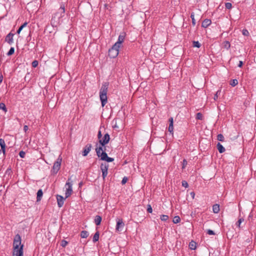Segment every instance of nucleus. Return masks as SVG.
Instances as JSON below:
<instances>
[{"mask_svg":"<svg viewBox=\"0 0 256 256\" xmlns=\"http://www.w3.org/2000/svg\"><path fill=\"white\" fill-rule=\"evenodd\" d=\"M182 186L186 188L188 187V183L186 180H182Z\"/></svg>","mask_w":256,"mask_h":256,"instance_id":"nucleus-39","label":"nucleus"},{"mask_svg":"<svg viewBox=\"0 0 256 256\" xmlns=\"http://www.w3.org/2000/svg\"><path fill=\"white\" fill-rule=\"evenodd\" d=\"M217 148L219 152L220 153H223L225 152L226 150L224 148V147L222 146V145L220 143L218 142L216 145Z\"/></svg>","mask_w":256,"mask_h":256,"instance_id":"nucleus-16","label":"nucleus"},{"mask_svg":"<svg viewBox=\"0 0 256 256\" xmlns=\"http://www.w3.org/2000/svg\"><path fill=\"white\" fill-rule=\"evenodd\" d=\"M180 221V218L178 216H175L173 219V222L174 224H178Z\"/></svg>","mask_w":256,"mask_h":256,"instance_id":"nucleus-28","label":"nucleus"},{"mask_svg":"<svg viewBox=\"0 0 256 256\" xmlns=\"http://www.w3.org/2000/svg\"><path fill=\"white\" fill-rule=\"evenodd\" d=\"M102 134L101 131L99 130L98 132V138L100 140L102 138Z\"/></svg>","mask_w":256,"mask_h":256,"instance_id":"nucleus-47","label":"nucleus"},{"mask_svg":"<svg viewBox=\"0 0 256 256\" xmlns=\"http://www.w3.org/2000/svg\"><path fill=\"white\" fill-rule=\"evenodd\" d=\"M128 178L127 177H126V176L124 177L122 180V184H124L128 182Z\"/></svg>","mask_w":256,"mask_h":256,"instance_id":"nucleus-41","label":"nucleus"},{"mask_svg":"<svg viewBox=\"0 0 256 256\" xmlns=\"http://www.w3.org/2000/svg\"><path fill=\"white\" fill-rule=\"evenodd\" d=\"M60 10L61 13L64 14L65 12L64 6H60Z\"/></svg>","mask_w":256,"mask_h":256,"instance_id":"nucleus-46","label":"nucleus"},{"mask_svg":"<svg viewBox=\"0 0 256 256\" xmlns=\"http://www.w3.org/2000/svg\"><path fill=\"white\" fill-rule=\"evenodd\" d=\"M28 130V126L26 125H25L24 126V131L25 132H26Z\"/></svg>","mask_w":256,"mask_h":256,"instance_id":"nucleus-49","label":"nucleus"},{"mask_svg":"<svg viewBox=\"0 0 256 256\" xmlns=\"http://www.w3.org/2000/svg\"><path fill=\"white\" fill-rule=\"evenodd\" d=\"M196 242H194V241H192L191 242H190V244H189V248L190 249L192 250H196Z\"/></svg>","mask_w":256,"mask_h":256,"instance_id":"nucleus-21","label":"nucleus"},{"mask_svg":"<svg viewBox=\"0 0 256 256\" xmlns=\"http://www.w3.org/2000/svg\"><path fill=\"white\" fill-rule=\"evenodd\" d=\"M124 226V223L122 218H118L116 220V230L117 232L122 231Z\"/></svg>","mask_w":256,"mask_h":256,"instance_id":"nucleus-8","label":"nucleus"},{"mask_svg":"<svg viewBox=\"0 0 256 256\" xmlns=\"http://www.w3.org/2000/svg\"><path fill=\"white\" fill-rule=\"evenodd\" d=\"M68 244V242L66 240H62L61 242L60 246L64 248Z\"/></svg>","mask_w":256,"mask_h":256,"instance_id":"nucleus-36","label":"nucleus"},{"mask_svg":"<svg viewBox=\"0 0 256 256\" xmlns=\"http://www.w3.org/2000/svg\"><path fill=\"white\" fill-rule=\"evenodd\" d=\"M99 235H100V234H99L98 232H97L95 233V234H94V236H93V240H92L94 242H96L98 240Z\"/></svg>","mask_w":256,"mask_h":256,"instance_id":"nucleus-23","label":"nucleus"},{"mask_svg":"<svg viewBox=\"0 0 256 256\" xmlns=\"http://www.w3.org/2000/svg\"><path fill=\"white\" fill-rule=\"evenodd\" d=\"M226 8L227 9H230L232 8V4L230 2H226L225 4Z\"/></svg>","mask_w":256,"mask_h":256,"instance_id":"nucleus-37","label":"nucleus"},{"mask_svg":"<svg viewBox=\"0 0 256 256\" xmlns=\"http://www.w3.org/2000/svg\"><path fill=\"white\" fill-rule=\"evenodd\" d=\"M190 195L191 196L192 198V199H194V196H195V193L194 192H190Z\"/></svg>","mask_w":256,"mask_h":256,"instance_id":"nucleus-50","label":"nucleus"},{"mask_svg":"<svg viewBox=\"0 0 256 256\" xmlns=\"http://www.w3.org/2000/svg\"><path fill=\"white\" fill-rule=\"evenodd\" d=\"M147 211L149 213H152V206H151L150 204H148V205Z\"/></svg>","mask_w":256,"mask_h":256,"instance_id":"nucleus-44","label":"nucleus"},{"mask_svg":"<svg viewBox=\"0 0 256 256\" xmlns=\"http://www.w3.org/2000/svg\"><path fill=\"white\" fill-rule=\"evenodd\" d=\"M38 64V62L36 60H34L32 62V65L33 68H36Z\"/></svg>","mask_w":256,"mask_h":256,"instance_id":"nucleus-38","label":"nucleus"},{"mask_svg":"<svg viewBox=\"0 0 256 256\" xmlns=\"http://www.w3.org/2000/svg\"><path fill=\"white\" fill-rule=\"evenodd\" d=\"M0 109L2 110L5 112H7V108L6 106V105L3 102L0 103Z\"/></svg>","mask_w":256,"mask_h":256,"instance_id":"nucleus-27","label":"nucleus"},{"mask_svg":"<svg viewBox=\"0 0 256 256\" xmlns=\"http://www.w3.org/2000/svg\"><path fill=\"white\" fill-rule=\"evenodd\" d=\"M72 184L71 178H68V182L66 184V186H67V188L65 193V198H68L71 195L72 192Z\"/></svg>","mask_w":256,"mask_h":256,"instance_id":"nucleus-4","label":"nucleus"},{"mask_svg":"<svg viewBox=\"0 0 256 256\" xmlns=\"http://www.w3.org/2000/svg\"><path fill=\"white\" fill-rule=\"evenodd\" d=\"M242 64H243V62L240 60V61L239 62V64H238V66L240 68V67L242 66Z\"/></svg>","mask_w":256,"mask_h":256,"instance_id":"nucleus-52","label":"nucleus"},{"mask_svg":"<svg viewBox=\"0 0 256 256\" xmlns=\"http://www.w3.org/2000/svg\"><path fill=\"white\" fill-rule=\"evenodd\" d=\"M201 44L198 41H194L193 42V46L196 48H200Z\"/></svg>","mask_w":256,"mask_h":256,"instance_id":"nucleus-32","label":"nucleus"},{"mask_svg":"<svg viewBox=\"0 0 256 256\" xmlns=\"http://www.w3.org/2000/svg\"><path fill=\"white\" fill-rule=\"evenodd\" d=\"M23 247L24 245H21L20 248H14L12 256H23Z\"/></svg>","mask_w":256,"mask_h":256,"instance_id":"nucleus-9","label":"nucleus"},{"mask_svg":"<svg viewBox=\"0 0 256 256\" xmlns=\"http://www.w3.org/2000/svg\"><path fill=\"white\" fill-rule=\"evenodd\" d=\"M222 46L226 50L230 48V44L228 41L226 40L222 43Z\"/></svg>","mask_w":256,"mask_h":256,"instance_id":"nucleus-22","label":"nucleus"},{"mask_svg":"<svg viewBox=\"0 0 256 256\" xmlns=\"http://www.w3.org/2000/svg\"><path fill=\"white\" fill-rule=\"evenodd\" d=\"M3 80V76L2 75H0V82H2Z\"/></svg>","mask_w":256,"mask_h":256,"instance_id":"nucleus-53","label":"nucleus"},{"mask_svg":"<svg viewBox=\"0 0 256 256\" xmlns=\"http://www.w3.org/2000/svg\"><path fill=\"white\" fill-rule=\"evenodd\" d=\"M220 90H218L216 92V94H214V98L215 100L218 99V95L220 94Z\"/></svg>","mask_w":256,"mask_h":256,"instance_id":"nucleus-43","label":"nucleus"},{"mask_svg":"<svg viewBox=\"0 0 256 256\" xmlns=\"http://www.w3.org/2000/svg\"><path fill=\"white\" fill-rule=\"evenodd\" d=\"M218 140L220 142H223L224 140V136L222 134H218L217 136Z\"/></svg>","mask_w":256,"mask_h":256,"instance_id":"nucleus-33","label":"nucleus"},{"mask_svg":"<svg viewBox=\"0 0 256 256\" xmlns=\"http://www.w3.org/2000/svg\"><path fill=\"white\" fill-rule=\"evenodd\" d=\"M88 236V232L86 230H82L80 233V236L82 238H86Z\"/></svg>","mask_w":256,"mask_h":256,"instance_id":"nucleus-24","label":"nucleus"},{"mask_svg":"<svg viewBox=\"0 0 256 256\" xmlns=\"http://www.w3.org/2000/svg\"><path fill=\"white\" fill-rule=\"evenodd\" d=\"M211 20L209 19H205L202 24V26L203 28H206L211 24Z\"/></svg>","mask_w":256,"mask_h":256,"instance_id":"nucleus-15","label":"nucleus"},{"mask_svg":"<svg viewBox=\"0 0 256 256\" xmlns=\"http://www.w3.org/2000/svg\"><path fill=\"white\" fill-rule=\"evenodd\" d=\"M238 84V80H236V79H234V80H231L230 81V84L232 86H236Z\"/></svg>","mask_w":256,"mask_h":256,"instance_id":"nucleus-26","label":"nucleus"},{"mask_svg":"<svg viewBox=\"0 0 256 256\" xmlns=\"http://www.w3.org/2000/svg\"><path fill=\"white\" fill-rule=\"evenodd\" d=\"M120 48L118 46H116L115 44H114L108 50V56L111 58L116 57L118 54Z\"/></svg>","mask_w":256,"mask_h":256,"instance_id":"nucleus-5","label":"nucleus"},{"mask_svg":"<svg viewBox=\"0 0 256 256\" xmlns=\"http://www.w3.org/2000/svg\"><path fill=\"white\" fill-rule=\"evenodd\" d=\"M108 164L106 163H102L100 165V170L102 172V176L104 180L108 175Z\"/></svg>","mask_w":256,"mask_h":256,"instance_id":"nucleus-7","label":"nucleus"},{"mask_svg":"<svg viewBox=\"0 0 256 256\" xmlns=\"http://www.w3.org/2000/svg\"><path fill=\"white\" fill-rule=\"evenodd\" d=\"M0 146L3 154L4 155L6 153V144L4 139L0 138Z\"/></svg>","mask_w":256,"mask_h":256,"instance_id":"nucleus-14","label":"nucleus"},{"mask_svg":"<svg viewBox=\"0 0 256 256\" xmlns=\"http://www.w3.org/2000/svg\"><path fill=\"white\" fill-rule=\"evenodd\" d=\"M156 51H158L160 52H163V48L162 47H160L159 48H158L156 50Z\"/></svg>","mask_w":256,"mask_h":256,"instance_id":"nucleus-51","label":"nucleus"},{"mask_svg":"<svg viewBox=\"0 0 256 256\" xmlns=\"http://www.w3.org/2000/svg\"><path fill=\"white\" fill-rule=\"evenodd\" d=\"M62 162V158L60 157V156L56 160L51 170V172L52 174H56L58 173L60 169Z\"/></svg>","mask_w":256,"mask_h":256,"instance_id":"nucleus-3","label":"nucleus"},{"mask_svg":"<svg viewBox=\"0 0 256 256\" xmlns=\"http://www.w3.org/2000/svg\"><path fill=\"white\" fill-rule=\"evenodd\" d=\"M26 155V152L22 150L20 151L19 153V156L22 158H24Z\"/></svg>","mask_w":256,"mask_h":256,"instance_id":"nucleus-40","label":"nucleus"},{"mask_svg":"<svg viewBox=\"0 0 256 256\" xmlns=\"http://www.w3.org/2000/svg\"><path fill=\"white\" fill-rule=\"evenodd\" d=\"M28 24V22H25L24 23V24H22L20 28H19L18 29V30H17V33L18 34H19L20 32L22 31V30L24 28L26 27Z\"/></svg>","mask_w":256,"mask_h":256,"instance_id":"nucleus-25","label":"nucleus"},{"mask_svg":"<svg viewBox=\"0 0 256 256\" xmlns=\"http://www.w3.org/2000/svg\"><path fill=\"white\" fill-rule=\"evenodd\" d=\"M207 234L209 235H214L215 234V233L214 232L211 230H207Z\"/></svg>","mask_w":256,"mask_h":256,"instance_id":"nucleus-45","label":"nucleus"},{"mask_svg":"<svg viewBox=\"0 0 256 256\" xmlns=\"http://www.w3.org/2000/svg\"><path fill=\"white\" fill-rule=\"evenodd\" d=\"M190 18L192 20V24L193 26H195L196 24V20L194 19V12L191 13Z\"/></svg>","mask_w":256,"mask_h":256,"instance_id":"nucleus-31","label":"nucleus"},{"mask_svg":"<svg viewBox=\"0 0 256 256\" xmlns=\"http://www.w3.org/2000/svg\"><path fill=\"white\" fill-rule=\"evenodd\" d=\"M108 82H105L102 84L100 91V98L102 106H104L108 102L107 92L108 90Z\"/></svg>","mask_w":256,"mask_h":256,"instance_id":"nucleus-2","label":"nucleus"},{"mask_svg":"<svg viewBox=\"0 0 256 256\" xmlns=\"http://www.w3.org/2000/svg\"><path fill=\"white\" fill-rule=\"evenodd\" d=\"M13 36L14 34L12 33H9L6 36L5 38L6 42H8L10 44H11L13 43Z\"/></svg>","mask_w":256,"mask_h":256,"instance_id":"nucleus-13","label":"nucleus"},{"mask_svg":"<svg viewBox=\"0 0 256 256\" xmlns=\"http://www.w3.org/2000/svg\"><path fill=\"white\" fill-rule=\"evenodd\" d=\"M22 245L21 244V238L20 234L16 235L13 242L14 248H18Z\"/></svg>","mask_w":256,"mask_h":256,"instance_id":"nucleus-6","label":"nucleus"},{"mask_svg":"<svg viewBox=\"0 0 256 256\" xmlns=\"http://www.w3.org/2000/svg\"><path fill=\"white\" fill-rule=\"evenodd\" d=\"M110 140V135L108 133L106 134L104 137L99 140L100 145L98 146L97 144L96 148V152L98 156L100 158L101 160H105L108 162H113L114 159L108 156L107 154L105 152L106 148L104 147L103 148V146H104L106 144H108Z\"/></svg>","mask_w":256,"mask_h":256,"instance_id":"nucleus-1","label":"nucleus"},{"mask_svg":"<svg viewBox=\"0 0 256 256\" xmlns=\"http://www.w3.org/2000/svg\"><path fill=\"white\" fill-rule=\"evenodd\" d=\"M102 217L100 216H96L94 218V222L96 226H99L102 221Z\"/></svg>","mask_w":256,"mask_h":256,"instance_id":"nucleus-18","label":"nucleus"},{"mask_svg":"<svg viewBox=\"0 0 256 256\" xmlns=\"http://www.w3.org/2000/svg\"><path fill=\"white\" fill-rule=\"evenodd\" d=\"M125 38V34L124 33L120 34L118 38V41L114 44L115 46L120 47L122 44L124 42Z\"/></svg>","mask_w":256,"mask_h":256,"instance_id":"nucleus-10","label":"nucleus"},{"mask_svg":"<svg viewBox=\"0 0 256 256\" xmlns=\"http://www.w3.org/2000/svg\"><path fill=\"white\" fill-rule=\"evenodd\" d=\"M244 222V218H240L236 223V225L238 227L240 228V224L242 222Z\"/></svg>","mask_w":256,"mask_h":256,"instance_id":"nucleus-29","label":"nucleus"},{"mask_svg":"<svg viewBox=\"0 0 256 256\" xmlns=\"http://www.w3.org/2000/svg\"><path fill=\"white\" fill-rule=\"evenodd\" d=\"M212 211L215 214H218L220 212V205L215 204L212 206Z\"/></svg>","mask_w":256,"mask_h":256,"instance_id":"nucleus-19","label":"nucleus"},{"mask_svg":"<svg viewBox=\"0 0 256 256\" xmlns=\"http://www.w3.org/2000/svg\"><path fill=\"white\" fill-rule=\"evenodd\" d=\"M82 184V182H80V183L79 184L80 186Z\"/></svg>","mask_w":256,"mask_h":256,"instance_id":"nucleus-54","label":"nucleus"},{"mask_svg":"<svg viewBox=\"0 0 256 256\" xmlns=\"http://www.w3.org/2000/svg\"><path fill=\"white\" fill-rule=\"evenodd\" d=\"M160 218L162 221H166L168 220V216L167 215L162 214L160 216Z\"/></svg>","mask_w":256,"mask_h":256,"instance_id":"nucleus-34","label":"nucleus"},{"mask_svg":"<svg viewBox=\"0 0 256 256\" xmlns=\"http://www.w3.org/2000/svg\"><path fill=\"white\" fill-rule=\"evenodd\" d=\"M169 122H170V124H169V126H168V130L170 132H173V130H174V126H173V118H170V119H169Z\"/></svg>","mask_w":256,"mask_h":256,"instance_id":"nucleus-17","label":"nucleus"},{"mask_svg":"<svg viewBox=\"0 0 256 256\" xmlns=\"http://www.w3.org/2000/svg\"><path fill=\"white\" fill-rule=\"evenodd\" d=\"M56 199H57L58 206L59 208H61L64 205V200L66 198H64L63 196H62L60 195H57Z\"/></svg>","mask_w":256,"mask_h":256,"instance_id":"nucleus-12","label":"nucleus"},{"mask_svg":"<svg viewBox=\"0 0 256 256\" xmlns=\"http://www.w3.org/2000/svg\"><path fill=\"white\" fill-rule=\"evenodd\" d=\"M14 48L12 47L10 48V50H9V51L7 53V56H11L14 54Z\"/></svg>","mask_w":256,"mask_h":256,"instance_id":"nucleus-30","label":"nucleus"},{"mask_svg":"<svg viewBox=\"0 0 256 256\" xmlns=\"http://www.w3.org/2000/svg\"><path fill=\"white\" fill-rule=\"evenodd\" d=\"M242 34L244 36H248L249 34V32H248V31L247 30L244 29L242 30Z\"/></svg>","mask_w":256,"mask_h":256,"instance_id":"nucleus-42","label":"nucleus"},{"mask_svg":"<svg viewBox=\"0 0 256 256\" xmlns=\"http://www.w3.org/2000/svg\"><path fill=\"white\" fill-rule=\"evenodd\" d=\"M203 118V116L200 112H198L196 115V119L202 120Z\"/></svg>","mask_w":256,"mask_h":256,"instance_id":"nucleus-35","label":"nucleus"},{"mask_svg":"<svg viewBox=\"0 0 256 256\" xmlns=\"http://www.w3.org/2000/svg\"><path fill=\"white\" fill-rule=\"evenodd\" d=\"M182 164H183L182 168H184V166L187 164V161L186 160L184 159L183 160Z\"/></svg>","mask_w":256,"mask_h":256,"instance_id":"nucleus-48","label":"nucleus"},{"mask_svg":"<svg viewBox=\"0 0 256 256\" xmlns=\"http://www.w3.org/2000/svg\"><path fill=\"white\" fill-rule=\"evenodd\" d=\"M42 194H43V192H42V190H41V189L39 190L37 192L36 199H37L38 202L40 201L41 200Z\"/></svg>","mask_w":256,"mask_h":256,"instance_id":"nucleus-20","label":"nucleus"},{"mask_svg":"<svg viewBox=\"0 0 256 256\" xmlns=\"http://www.w3.org/2000/svg\"><path fill=\"white\" fill-rule=\"evenodd\" d=\"M92 148V146L90 144H87L84 148V150L82 152V156H86L88 155V154L90 152Z\"/></svg>","mask_w":256,"mask_h":256,"instance_id":"nucleus-11","label":"nucleus"}]
</instances>
